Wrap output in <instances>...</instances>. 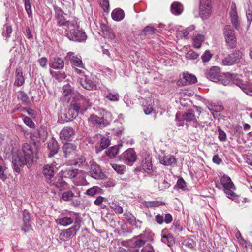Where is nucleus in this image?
I'll return each instance as SVG.
<instances>
[{"label": "nucleus", "instance_id": "40", "mask_svg": "<svg viewBox=\"0 0 252 252\" xmlns=\"http://www.w3.org/2000/svg\"><path fill=\"white\" fill-rule=\"evenodd\" d=\"M161 240L163 243L166 244L169 247H171L175 244V239L170 234L162 236Z\"/></svg>", "mask_w": 252, "mask_h": 252}, {"label": "nucleus", "instance_id": "15", "mask_svg": "<svg viewBox=\"0 0 252 252\" xmlns=\"http://www.w3.org/2000/svg\"><path fill=\"white\" fill-rule=\"evenodd\" d=\"M47 148L49 152L48 157L51 158L59 151V146L58 142L55 139L52 138L48 142Z\"/></svg>", "mask_w": 252, "mask_h": 252}, {"label": "nucleus", "instance_id": "30", "mask_svg": "<svg viewBox=\"0 0 252 252\" xmlns=\"http://www.w3.org/2000/svg\"><path fill=\"white\" fill-rule=\"evenodd\" d=\"M220 183L223 186L224 189L227 188L230 189L234 188V185L231 178L225 175H223L220 179Z\"/></svg>", "mask_w": 252, "mask_h": 252}, {"label": "nucleus", "instance_id": "29", "mask_svg": "<svg viewBox=\"0 0 252 252\" xmlns=\"http://www.w3.org/2000/svg\"><path fill=\"white\" fill-rule=\"evenodd\" d=\"M142 169L148 173H151L153 171V166L151 160L150 158H145L142 161Z\"/></svg>", "mask_w": 252, "mask_h": 252}, {"label": "nucleus", "instance_id": "52", "mask_svg": "<svg viewBox=\"0 0 252 252\" xmlns=\"http://www.w3.org/2000/svg\"><path fill=\"white\" fill-rule=\"evenodd\" d=\"M74 196V193L71 191L64 192L62 194V198L65 201H69L72 199Z\"/></svg>", "mask_w": 252, "mask_h": 252}, {"label": "nucleus", "instance_id": "27", "mask_svg": "<svg viewBox=\"0 0 252 252\" xmlns=\"http://www.w3.org/2000/svg\"><path fill=\"white\" fill-rule=\"evenodd\" d=\"M145 236L143 234H140L136 237H134L133 239L129 241L133 242V246L135 248L141 247L145 245L146 240H145Z\"/></svg>", "mask_w": 252, "mask_h": 252}, {"label": "nucleus", "instance_id": "46", "mask_svg": "<svg viewBox=\"0 0 252 252\" xmlns=\"http://www.w3.org/2000/svg\"><path fill=\"white\" fill-rule=\"evenodd\" d=\"M101 190V189L100 187L98 186H94L90 189H89L86 192V194L90 196H93L95 194L97 193H99Z\"/></svg>", "mask_w": 252, "mask_h": 252}, {"label": "nucleus", "instance_id": "56", "mask_svg": "<svg viewBox=\"0 0 252 252\" xmlns=\"http://www.w3.org/2000/svg\"><path fill=\"white\" fill-rule=\"evenodd\" d=\"M199 56V54L193 50L189 51L186 55L187 58L190 60H194L197 59Z\"/></svg>", "mask_w": 252, "mask_h": 252}, {"label": "nucleus", "instance_id": "38", "mask_svg": "<svg viewBox=\"0 0 252 252\" xmlns=\"http://www.w3.org/2000/svg\"><path fill=\"white\" fill-rule=\"evenodd\" d=\"M234 190H235V187L234 189L227 188L224 189V192L228 198L237 202L239 200V197L234 192Z\"/></svg>", "mask_w": 252, "mask_h": 252}, {"label": "nucleus", "instance_id": "58", "mask_svg": "<svg viewBox=\"0 0 252 252\" xmlns=\"http://www.w3.org/2000/svg\"><path fill=\"white\" fill-rule=\"evenodd\" d=\"M170 229L173 230L175 232H181L182 231V227L180 225V222L177 221L173 223Z\"/></svg>", "mask_w": 252, "mask_h": 252}, {"label": "nucleus", "instance_id": "50", "mask_svg": "<svg viewBox=\"0 0 252 252\" xmlns=\"http://www.w3.org/2000/svg\"><path fill=\"white\" fill-rule=\"evenodd\" d=\"M156 29L154 27L147 26L142 31L141 35H150L155 33Z\"/></svg>", "mask_w": 252, "mask_h": 252}, {"label": "nucleus", "instance_id": "2", "mask_svg": "<svg viewBox=\"0 0 252 252\" xmlns=\"http://www.w3.org/2000/svg\"><path fill=\"white\" fill-rule=\"evenodd\" d=\"M55 17L57 20V26L61 29L64 30V33L67 32L68 29L76 28L77 27V22L75 20H66L64 16L63 11L60 9H56L55 11ZM58 31H61L60 34H63V31L62 29H58Z\"/></svg>", "mask_w": 252, "mask_h": 252}, {"label": "nucleus", "instance_id": "3", "mask_svg": "<svg viewBox=\"0 0 252 252\" xmlns=\"http://www.w3.org/2000/svg\"><path fill=\"white\" fill-rule=\"evenodd\" d=\"M43 174L45 176L46 181L51 186H55L57 188L60 187H64L67 185V183L63 181L62 179L59 178L58 182L55 180V168L53 166L50 165H45L43 168Z\"/></svg>", "mask_w": 252, "mask_h": 252}, {"label": "nucleus", "instance_id": "6", "mask_svg": "<svg viewBox=\"0 0 252 252\" xmlns=\"http://www.w3.org/2000/svg\"><path fill=\"white\" fill-rule=\"evenodd\" d=\"M223 35L228 48H235L236 46V38L234 31L230 25H226L224 27Z\"/></svg>", "mask_w": 252, "mask_h": 252}, {"label": "nucleus", "instance_id": "54", "mask_svg": "<svg viewBox=\"0 0 252 252\" xmlns=\"http://www.w3.org/2000/svg\"><path fill=\"white\" fill-rule=\"evenodd\" d=\"M19 99L25 104H29L30 103L29 98L26 93L24 92H20Z\"/></svg>", "mask_w": 252, "mask_h": 252}, {"label": "nucleus", "instance_id": "36", "mask_svg": "<svg viewBox=\"0 0 252 252\" xmlns=\"http://www.w3.org/2000/svg\"><path fill=\"white\" fill-rule=\"evenodd\" d=\"M124 216L125 219L128 221L130 225L135 226L136 227H140L137 225L136 218L129 212L124 213Z\"/></svg>", "mask_w": 252, "mask_h": 252}, {"label": "nucleus", "instance_id": "63", "mask_svg": "<svg viewBox=\"0 0 252 252\" xmlns=\"http://www.w3.org/2000/svg\"><path fill=\"white\" fill-rule=\"evenodd\" d=\"M176 185L180 189H184L186 187V183L182 178H180L178 180Z\"/></svg>", "mask_w": 252, "mask_h": 252}, {"label": "nucleus", "instance_id": "47", "mask_svg": "<svg viewBox=\"0 0 252 252\" xmlns=\"http://www.w3.org/2000/svg\"><path fill=\"white\" fill-rule=\"evenodd\" d=\"M79 112H80L78 111H76L75 109H74L73 108H72L71 105H69L68 112L66 114L67 120H71V119L76 118L78 116Z\"/></svg>", "mask_w": 252, "mask_h": 252}, {"label": "nucleus", "instance_id": "43", "mask_svg": "<svg viewBox=\"0 0 252 252\" xmlns=\"http://www.w3.org/2000/svg\"><path fill=\"white\" fill-rule=\"evenodd\" d=\"M109 204L110 208L114 211L115 213L117 214H121L123 213V209L117 201H112V202H110Z\"/></svg>", "mask_w": 252, "mask_h": 252}, {"label": "nucleus", "instance_id": "26", "mask_svg": "<svg viewBox=\"0 0 252 252\" xmlns=\"http://www.w3.org/2000/svg\"><path fill=\"white\" fill-rule=\"evenodd\" d=\"M25 82V79L23 75L22 69L17 68L15 71V80L14 85L17 86H22Z\"/></svg>", "mask_w": 252, "mask_h": 252}, {"label": "nucleus", "instance_id": "51", "mask_svg": "<svg viewBox=\"0 0 252 252\" xmlns=\"http://www.w3.org/2000/svg\"><path fill=\"white\" fill-rule=\"evenodd\" d=\"M182 244L185 246L187 248L192 249L195 245V242L193 239L187 238L183 241Z\"/></svg>", "mask_w": 252, "mask_h": 252}, {"label": "nucleus", "instance_id": "4", "mask_svg": "<svg viewBox=\"0 0 252 252\" xmlns=\"http://www.w3.org/2000/svg\"><path fill=\"white\" fill-rule=\"evenodd\" d=\"M81 219L75 217L74 225L71 227L61 231L60 234V239L62 241H66L72 238L81 227Z\"/></svg>", "mask_w": 252, "mask_h": 252}, {"label": "nucleus", "instance_id": "34", "mask_svg": "<svg viewBox=\"0 0 252 252\" xmlns=\"http://www.w3.org/2000/svg\"><path fill=\"white\" fill-rule=\"evenodd\" d=\"M208 109L213 114L214 112H221L224 108L221 104L220 103H211L208 106Z\"/></svg>", "mask_w": 252, "mask_h": 252}, {"label": "nucleus", "instance_id": "21", "mask_svg": "<svg viewBox=\"0 0 252 252\" xmlns=\"http://www.w3.org/2000/svg\"><path fill=\"white\" fill-rule=\"evenodd\" d=\"M79 82L84 88L88 90H93L95 86V83L86 75L84 78H79Z\"/></svg>", "mask_w": 252, "mask_h": 252}, {"label": "nucleus", "instance_id": "49", "mask_svg": "<svg viewBox=\"0 0 252 252\" xmlns=\"http://www.w3.org/2000/svg\"><path fill=\"white\" fill-rule=\"evenodd\" d=\"M51 75L56 79L58 80L63 79L65 78L66 75L64 72L61 71H53L51 70H50Z\"/></svg>", "mask_w": 252, "mask_h": 252}, {"label": "nucleus", "instance_id": "53", "mask_svg": "<svg viewBox=\"0 0 252 252\" xmlns=\"http://www.w3.org/2000/svg\"><path fill=\"white\" fill-rule=\"evenodd\" d=\"M113 168L120 174H123L126 170V166L124 165H119L117 164H112Z\"/></svg>", "mask_w": 252, "mask_h": 252}, {"label": "nucleus", "instance_id": "25", "mask_svg": "<svg viewBox=\"0 0 252 252\" xmlns=\"http://www.w3.org/2000/svg\"><path fill=\"white\" fill-rule=\"evenodd\" d=\"M176 159L174 156L170 155L164 156L160 159V163L166 165L170 166L176 163Z\"/></svg>", "mask_w": 252, "mask_h": 252}, {"label": "nucleus", "instance_id": "55", "mask_svg": "<svg viewBox=\"0 0 252 252\" xmlns=\"http://www.w3.org/2000/svg\"><path fill=\"white\" fill-rule=\"evenodd\" d=\"M25 10L29 17H32V13L31 10V5L30 0H24Z\"/></svg>", "mask_w": 252, "mask_h": 252}, {"label": "nucleus", "instance_id": "19", "mask_svg": "<svg viewBox=\"0 0 252 252\" xmlns=\"http://www.w3.org/2000/svg\"><path fill=\"white\" fill-rule=\"evenodd\" d=\"M80 170L78 169L74 168L73 167H69L62 169L61 172L62 175L65 178H73L75 177L79 173Z\"/></svg>", "mask_w": 252, "mask_h": 252}, {"label": "nucleus", "instance_id": "57", "mask_svg": "<svg viewBox=\"0 0 252 252\" xmlns=\"http://www.w3.org/2000/svg\"><path fill=\"white\" fill-rule=\"evenodd\" d=\"M106 98L110 100L111 101H118L119 98V95L118 93H109L107 96H106Z\"/></svg>", "mask_w": 252, "mask_h": 252}, {"label": "nucleus", "instance_id": "60", "mask_svg": "<svg viewBox=\"0 0 252 252\" xmlns=\"http://www.w3.org/2000/svg\"><path fill=\"white\" fill-rule=\"evenodd\" d=\"M212 57V54L210 51L206 50L204 53L202 55L201 58L203 62H207L209 61Z\"/></svg>", "mask_w": 252, "mask_h": 252}, {"label": "nucleus", "instance_id": "33", "mask_svg": "<svg viewBox=\"0 0 252 252\" xmlns=\"http://www.w3.org/2000/svg\"><path fill=\"white\" fill-rule=\"evenodd\" d=\"M184 120L187 122L190 123L195 121L196 117L193 110H189L187 112L184 113L182 116Z\"/></svg>", "mask_w": 252, "mask_h": 252}, {"label": "nucleus", "instance_id": "24", "mask_svg": "<svg viewBox=\"0 0 252 252\" xmlns=\"http://www.w3.org/2000/svg\"><path fill=\"white\" fill-rule=\"evenodd\" d=\"M73 221V218L68 216L60 217L56 220L57 224L65 227L71 224Z\"/></svg>", "mask_w": 252, "mask_h": 252}, {"label": "nucleus", "instance_id": "35", "mask_svg": "<svg viewBox=\"0 0 252 252\" xmlns=\"http://www.w3.org/2000/svg\"><path fill=\"white\" fill-rule=\"evenodd\" d=\"M86 158L85 155H78L73 160V164L78 167H82L86 164Z\"/></svg>", "mask_w": 252, "mask_h": 252}, {"label": "nucleus", "instance_id": "12", "mask_svg": "<svg viewBox=\"0 0 252 252\" xmlns=\"http://www.w3.org/2000/svg\"><path fill=\"white\" fill-rule=\"evenodd\" d=\"M211 11V6L209 0H200L199 15L203 19H206Z\"/></svg>", "mask_w": 252, "mask_h": 252}, {"label": "nucleus", "instance_id": "18", "mask_svg": "<svg viewBox=\"0 0 252 252\" xmlns=\"http://www.w3.org/2000/svg\"><path fill=\"white\" fill-rule=\"evenodd\" d=\"M75 134V130L71 127H64L61 131L60 137L62 140H70Z\"/></svg>", "mask_w": 252, "mask_h": 252}, {"label": "nucleus", "instance_id": "31", "mask_svg": "<svg viewBox=\"0 0 252 252\" xmlns=\"http://www.w3.org/2000/svg\"><path fill=\"white\" fill-rule=\"evenodd\" d=\"M183 79L185 80L184 85H188L197 82V78L195 75L188 72L183 74Z\"/></svg>", "mask_w": 252, "mask_h": 252}, {"label": "nucleus", "instance_id": "1", "mask_svg": "<svg viewBox=\"0 0 252 252\" xmlns=\"http://www.w3.org/2000/svg\"><path fill=\"white\" fill-rule=\"evenodd\" d=\"M34 151L32 145L24 143L21 149L18 150L16 156L12 158L13 168L15 172H20V167L27 165L28 168L31 166L33 159Z\"/></svg>", "mask_w": 252, "mask_h": 252}, {"label": "nucleus", "instance_id": "5", "mask_svg": "<svg viewBox=\"0 0 252 252\" xmlns=\"http://www.w3.org/2000/svg\"><path fill=\"white\" fill-rule=\"evenodd\" d=\"M89 100L78 92H76L73 96L72 100L70 105L76 111L80 112L86 110L89 105Z\"/></svg>", "mask_w": 252, "mask_h": 252}, {"label": "nucleus", "instance_id": "41", "mask_svg": "<svg viewBox=\"0 0 252 252\" xmlns=\"http://www.w3.org/2000/svg\"><path fill=\"white\" fill-rule=\"evenodd\" d=\"M98 138L100 139V147L101 149H105L107 148L110 145V140L108 137L102 136L100 134L96 135Z\"/></svg>", "mask_w": 252, "mask_h": 252}, {"label": "nucleus", "instance_id": "37", "mask_svg": "<svg viewBox=\"0 0 252 252\" xmlns=\"http://www.w3.org/2000/svg\"><path fill=\"white\" fill-rule=\"evenodd\" d=\"M194 29V25H190V26L188 27L186 29L182 31H178L177 32V37H179L180 38H187L189 33L192 31H193Z\"/></svg>", "mask_w": 252, "mask_h": 252}, {"label": "nucleus", "instance_id": "45", "mask_svg": "<svg viewBox=\"0 0 252 252\" xmlns=\"http://www.w3.org/2000/svg\"><path fill=\"white\" fill-rule=\"evenodd\" d=\"M204 40V37L201 34H198L193 39V46L195 48H199L202 44V43Z\"/></svg>", "mask_w": 252, "mask_h": 252}, {"label": "nucleus", "instance_id": "39", "mask_svg": "<svg viewBox=\"0 0 252 252\" xmlns=\"http://www.w3.org/2000/svg\"><path fill=\"white\" fill-rule=\"evenodd\" d=\"M70 63L73 68L77 67L80 68H84L82 60L77 57L72 56L70 59Z\"/></svg>", "mask_w": 252, "mask_h": 252}, {"label": "nucleus", "instance_id": "62", "mask_svg": "<svg viewBox=\"0 0 252 252\" xmlns=\"http://www.w3.org/2000/svg\"><path fill=\"white\" fill-rule=\"evenodd\" d=\"M155 220L158 224H162L164 222L163 215H160V214L156 215L155 217Z\"/></svg>", "mask_w": 252, "mask_h": 252}, {"label": "nucleus", "instance_id": "9", "mask_svg": "<svg viewBox=\"0 0 252 252\" xmlns=\"http://www.w3.org/2000/svg\"><path fill=\"white\" fill-rule=\"evenodd\" d=\"M90 176L96 180L103 179L105 175L102 171L100 166L94 161L91 160L88 165Z\"/></svg>", "mask_w": 252, "mask_h": 252}, {"label": "nucleus", "instance_id": "17", "mask_svg": "<svg viewBox=\"0 0 252 252\" xmlns=\"http://www.w3.org/2000/svg\"><path fill=\"white\" fill-rule=\"evenodd\" d=\"M49 65L50 67L55 69H61L63 68L64 63L63 60L60 57H51Z\"/></svg>", "mask_w": 252, "mask_h": 252}, {"label": "nucleus", "instance_id": "22", "mask_svg": "<svg viewBox=\"0 0 252 252\" xmlns=\"http://www.w3.org/2000/svg\"><path fill=\"white\" fill-rule=\"evenodd\" d=\"M100 28L105 37L110 39L111 40L115 39V34L110 27L105 24H101Z\"/></svg>", "mask_w": 252, "mask_h": 252}, {"label": "nucleus", "instance_id": "28", "mask_svg": "<svg viewBox=\"0 0 252 252\" xmlns=\"http://www.w3.org/2000/svg\"><path fill=\"white\" fill-rule=\"evenodd\" d=\"M183 11V5L179 2H174L171 5V11L176 15H180Z\"/></svg>", "mask_w": 252, "mask_h": 252}, {"label": "nucleus", "instance_id": "23", "mask_svg": "<svg viewBox=\"0 0 252 252\" xmlns=\"http://www.w3.org/2000/svg\"><path fill=\"white\" fill-rule=\"evenodd\" d=\"M234 83L239 87L246 94L252 96V86L244 84L241 80H237Z\"/></svg>", "mask_w": 252, "mask_h": 252}, {"label": "nucleus", "instance_id": "16", "mask_svg": "<svg viewBox=\"0 0 252 252\" xmlns=\"http://www.w3.org/2000/svg\"><path fill=\"white\" fill-rule=\"evenodd\" d=\"M76 146L73 143H66L62 146V150L66 158H70L75 154Z\"/></svg>", "mask_w": 252, "mask_h": 252}, {"label": "nucleus", "instance_id": "64", "mask_svg": "<svg viewBox=\"0 0 252 252\" xmlns=\"http://www.w3.org/2000/svg\"><path fill=\"white\" fill-rule=\"evenodd\" d=\"M100 5L104 11H107L109 8V4L108 0H101Z\"/></svg>", "mask_w": 252, "mask_h": 252}, {"label": "nucleus", "instance_id": "44", "mask_svg": "<svg viewBox=\"0 0 252 252\" xmlns=\"http://www.w3.org/2000/svg\"><path fill=\"white\" fill-rule=\"evenodd\" d=\"M144 206L147 208H152L158 207L160 205H165V203L161 201H144L143 202Z\"/></svg>", "mask_w": 252, "mask_h": 252}, {"label": "nucleus", "instance_id": "10", "mask_svg": "<svg viewBox=\"0 0 252 252\" xmlns=\"http://www.w3.org/2000/svg\"><path fill=\"white\" fill-rule=\"evenodd\" d=\"M124 163L128 165H132L136 160L137 155L134 150L132 148H129L125 151L120 157Z\"/></svg>", "mask_w": 252, "mask_h": 252}, {"label": "nucleus", "instance_id": "8", "mask_svg": "<svg viewBox=\"0 0 252 252\" xmlns=\"http://www.w3.org/2000/svg\"><path fill=\"white\" fill-rule=\"evenodd\" d=\"M243 53L239 50H235L228 55L222 60V63L225 65H232L239 63L242 57Z\"/></svg>", "mask_w": 252, "mask_h": 252}, {"label": "nucleus", "instance_id": "61", "mask_svg": "<svg viewBox=\"0 0 252 252\" xmlns=\"http://www.w3.org/2000/svg\"><path fill=\"white\" fill-rule=\"evenodd\" d=\"M24 123L31 128H32L34 126V123L32 120L28 117H25L23 119Z\"/></svg>", "mask_w": 252, "mask_h": 252}, {"label": "nucleus", "instance_id": "11", "mask_svg": "<svg viewBox=\"0 0 252 252\" xmlns=\"http://www.w3.org/2000/svg\"><path fill=\"white\" fill-rule=\"evenodd\" d=\"M88 121L94 126L99 128L105 127L110 124V122L107 120L94 114L90 116Z\"/></svg>", "mask_w": 252, "mask_h": 252}, {"label": "nucleus", "instance_id": "13", "mask_svg": "<svg viewBox=\"0 0 252 252\" xmlns=\"http://www.w3.org/2000/svg\"><path fill=\"white\" fill-rule=\"evenodd\" d=\"M23 226L21 229L25 233L30 232L32 230L31 220L29 211L24 209L22 213Z\"/></svg>", "mask_w": 252, "mask_h": 252}, {"label": "nucleus", "instance_id": "20", "mask_svg": "<svg viewBox=\"0 0 252 252\" xmlns=\"http://www.w3.org/2000/svg\"><path fill=\"white\" fill-rule=\"evenodd\" d=\"M62 90L63 96L66 98H67L68 99H70L71 97L74 96L76 92H75L74 87L68 84L63 86Z\"/></svg>", "mask_w": 252, "mask_h": 252}, {"label": "nucleus", "instance_id": "48", "mask_svg": "<svg viewBox=\"0 0 252 252\" xmlns=\"http://www.w3.org/2000/svg\"><path fill=\"white\" fill-rule=\"evenodd\" d=\"M119 151V148L118 146H114L109 149L106 152L107 155L110 158H113L115 157Z\"/></svg>", "mask_w": 252, "mask_h": 252}, {"label": "nucleus", "instance_id": "42", "mask_svg": "<svg viewBox=\"0 0 252 252\" xmlns=\"http://www.w3.org/2000/svg\"><path fill=\"white\" fill-rule=\"evenodd\" d=\"M230 17L232 25L236 29H238L240 26V24L238 19L237 11H230Z\"/></svg>", "mask_w": 252, "mask_h": 252}, {"label": "nucleus", "instance_id": "14", "mask_svg": "<svg viewBox=\"0 0 252 252\" xmlns=\"http://www.w3.org/2000/svg\"><path fill=\"white\" fill-rule=\"evenodd\" d=\"M220 70L219 67L213 66L209 70L206 71L205 74L206 77L211 81L218 82L220 80Z\"/></svg>", "mask_w": 252, "mask_h": 252}, {"label": "nucleus", "instance_id": "32", "mask_svg": "<svg viewBox=\"0 0 252 252\" xmlns=\"http://www.w3.org/2000/svg\"><path fill=\"white\" fill-rule=\"evenodd\" d=\"M111 16L114 20L120 21L124 19L125 13L124 11L120 8L116 9L112 11Z\"/></svg>", "mask_w": 252, "mask_h": 252}, {"label": "nucleus", "instance_id": "7", "mask_svg": "<svg viewBox=\"0 0 252 252\" xmlns=\"http://www.w3.org/2000/svg\"><path fill=\"white\" fill-rule=\"evenodd\" d=\"M67 38L73 41L82 42L86 41L87 36L85 32L82 30L71 28L64 33Z\"/></svg>", "mask_w": 252, "mask_h": 252}, {"label": "nucleus", "instance_id": "59", "mask_svg": "<svg viewBox=\"0 0 252 252\" xmlns=\"http://www.w3.org/2000/svg\"><path fill=\"white\" fill-rule=\"evenodd\" d=\"M218 138L221 141H225L226 140V133L220 128H219L218 130Z\"/></svg>", "mask_w": 252, "mask_h": 252}]
</instances>
